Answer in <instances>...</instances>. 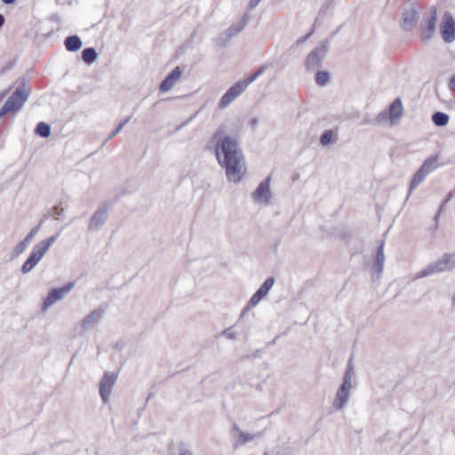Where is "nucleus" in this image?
<instances>
[{
	"label": "nucleus",
	"instance_id": "6e6552de",
	"mask_svg": "<svg viewBox=\"0 0 455 455\" xmlns=\"http://www.w3.org/2000/svg\"><path fill=\"white\" fill-rule=\"evenodd\" d=\"M247 84L243 80H239L235 83L225 94L220 98L219 107L220 108H227L232 101H234L238 96H240L247 88Z\"/></svg>",
	"mask_w": 455,
	"mask_h": 455
},
{
	"label": "nucleus",
	"instance_id": "aec40b11",
	"mask_svg": "<svg viewBox=\"0 0 455 455\" xmlns=\"http://www.w3.org/2000/svg\"><path fill=\"white\" fill-rule=\"evenodd\" d=\"M249 14L244 13L243 17L235 23H233L227 31L231 34V36L234 37L236 35H238L241 31L243 30V28L246 27L248 23Z\"/></svg>",
	"mask_w": 455,
	"mask_h": 455
},
{
	"label": "nucleus",
	"instance_id": "c9c22d12",
	"mask_svg": "<svg viewBox=\"0 0 455 455\" xmlns=\"http://www.w3.org/2000/svg\"><path fill=\"white\" fill-rule=\"evenodd\" d=\"M386 119H387V114L385 112H380L376 116V118H374L373 120H363L362 123H363V124H379L382 123L383 121H385Z\"/></svg>",
	"mask_w": 455,
	"mask_h": 455
},
{
	"label": "nucleus",
	"instance_id": "cd10ccee",
	"mask_svg": "<svg viewBox=\"0 0 455 455\" xmlns=\"http://www.w3.org/2000/svg\"><path fill=\"white\" fill-rule=\"evenodd\" d=\"M267 64L261 65L256 72L251 74L250 76H248L247 77L243 79V82H245L247 86H249L250 84L254 82L259 76L264 74V72L267 70Z\"/></svg>",
	"mask_w": 455,
	"mask_h": 455
},
{
	"label": "nucleus",
	"instance_id": "9b49d317",
	"mask_svg": "<svg viewBox=\"0 0 455 455\" xmlns=\"http://www.w3.org/2000/svg\"><path fill=\"white\" fill-rule=\"evenodd\" d=\"M440 32L445 43L450 44L455 40V20L452 15L448 12H446L443 17Z\"/></svg>",
	"mask_w": 455,
	"mask_h": 455
},
{
	"label": "nucleus",
	"instance_id": "a878e982",
	"mask_svg": "<svg viewBox=\"0 0 455 455\" xmlns=\"http://www.w3.org/2000/svg\"><path fill=\"white\" fill-rule=\"evenodd\" d=\"M35 133L44 139L51 135V126L45 122H39L35 129Z\"/></svg>",
	"mask_w": 455,
	"mask_h": 455
},
{
	"label": "nucleus",
	"instance_id": "37998d69",
	"mask_svg": "<svg viewBox=\"0 0 455 455\" xmlns=\"http://www.w3.org/2000/svg\"><path fill=\"white\" fill-rule=\"evenodd\" d=\"M390 435L389 434H384L382 435H380L378 439H377V443H386L387 441L390 440Z\"/></svg>",
	"mask_w": 455,
	"mask_h": 455
},
{
	"label": "nucleus",
	"instance_id": "c756f323",
	"mask_svg": "<svg viewBox=\"0 0 455 455\" xmlns=\"http://www.w3.org/2000/svg\"><path fill=\"white\" fill-rule=\"evenodd\" d=\"M233 36H231L230 33H228L227 30L221 32L219 36L216 38V43L218 45H220L222 47H226L230 39L232 38Z\"/></svg>",
	"mask_w": 455,
	"mask_h": 455
},
{
	"label": "nucleus",
	"instance_id": "72a5a7b5",
	"mask_svg": "<svg viewBox=\"0 0 455 455\" xmlns=\"http://www.w3.org/2000/svg\"><path fill=\"white\" fill-rule=\"evenodd\" d=\"M131 120V116H127L125 119H124L117 126L116 128L110 132V134L108 136L107 140H112L114 137H116L124 128V126Z\"/></svg>",
	"mask_w": 455,
	"mask_h": 455
},
{
	"label": "nucleus",
	"instance_id": "f3484780",
	"mask_svg": "<svg viewBox=\"0 0 455 455\" xmlns=\"http://www.w3.org/2000/svg\"><path fill=\"white\" fill-rule=\"evenodd\" d=\"M274 283L275 278L273 276L267 277L250 299L251 306H257L260 300L268 293Z\"/></svg>",
	"mask_w": 455,
	"mask_h": 455
},
{
	"label": "nucleus",
	"instance_id": "864d4df0",
	"mask_svg": "<svg viewBox=\"0 0 455 455\" xmlns=\"http://www.w3.org/2000/svg\"><path fill=\"white\" fill-rule=\"evenodd\" d=\"M116 349H122L123 348V345L120 344L119 342L116 343L115 347H114Z\"/></svg>",
	"mask_w": 455,
	"mask_h": 455
},
{
	"label": "nucleus",
	"instance_id": "423d86ee",
	"mask_svg": "<svg viewBox=\"0 0 455 455\" xmlns=\"http://www.w3.org/2000/svg\"><path fill=\"white\" fill-rule=\"evenodd\" d=\"M75 287L74 282H68L60 288H52L50 290L47 297L42 304V311L47 310L50 307L54 305L57 301L62 299L71 290Z\"/></svg>",
	"mask_w": 455,
	"mask_h": 455
},
{
	"label": "nucleus",
	"instance_id": "3c124183",
	"mask_svg": "<svg viewBox=\"0 0 455 455\" xmlns=\"http://www.w3.org/2000/svg\"><path fill=\"white\" fill-rule=\"evenodd\" d=\"M261 350L258 349L255 351V353L253 354V356L255 357H260L261 356Z\"/></svg>",
	"mask_w": 455,
	"mask_h": 455
},
{
	"label": "nucleus",
	"instance_id": "5701e85b",
	"mask_svg": "<svg viewBox=\"0 0 455 455\" xmlns=\"http://www.w3.org/2000/svg\"><path fill=\"white\" fill-rule=\"evenodd\" d=\"M98 57L99 54L93 47H86L82 51V60L88 65L94 63Z\"/></svg>",
	"mask_w": 455,
	"mask_h": 455
},
{
	"label": "nucleus",
	"instance_id": "13d9d810",
	"mask_svg": "<svg viewBox=\"0 0 455 455\" xmlns=\"http://www.w3.org/2000/svg\"><path fill=\"white\" fill-rule=\"evenodd\" d=\"M264 455H271L269 452H265Z\"/></svg>",
	"mask_w": 455,
	"mask_h": 455
},
{
	"label": "nucleus",
	"instance_id": "c85d7f7f",
	"mask_svg": "<svg viewBox=\"0 0 455 455\" xmlns=\"http://www.w3.org/2000/svg\"><path fill=\"white\" fill-rule=\"evenodd\" d=\"M330 81V74L327 71H317L315 74V82L320 86H325Z\"/></svg>",
	"mask_w": 455,
	"mask_h": 455
},
{
	"label": "nucleus",
	"instance_id": "7ed1b4c3",
	"mask_svg": "<svg viewBox=\"0 0 455 455\" xmlns=\"http://www.w3.org/2000/svg\"><path fill=\"white\" fill-rule=\"evenodd\" d=\"M60 233H57L47 239L36 244L30 252L27 260L21 266V273L26 275L40 262L44 254L48 251L52 244L57 240Z\"/></svg>",
	"mask_w": 455,
	"mask_h": 455
},
{
	"label": "nucleus",
	"instance_id": "473e14b6",
	"mask_svg": "<svg viewBox=\"0 0 455 455\" xmlns=\"http://www.w3.org/2000/svg\"><path fill=\"white\" fill-rule=\"evenodd\" d=\"M355 377V369L353 363V356H351L347 362V365L343 376V379L352 380Z\"/></svg>",
	"mask_w": 455,
	"mask_h": 455
},
{
	"label": "nucleus",
	"instance_id": "f257e3e1",
	"mask_svg": "<svg viewBox=\"0 0 455 455\" xmlns=\"http://www.w3.org/2000/svg\"><path fill=\"white\" fill-rule=\"evenodd\" d=\"M220 127L212 135L215 140V156L220 165L225 169L228 180L235 183L242 179L244 167V156L239 147L238 140L229 135L222 136Z\"/></svg>",
	"mask_w": 455,
	"mask_h": 455
},
{
	"label": "nucleus",
	"instance_id": "7c9ffc66",
	"mask_svg": "<svg viewBox=\"0 0 455 455\" xmlns=\"http://www.w3.org/2000/svg\"><path fill=\"white\" fill-rule=\"evenodd\" d=\"M182 75V70L180 67H176L173 68L165 78L172 83V84H175L177 81L180 78Z\"/></svg>",
	"mask_w": 455,
	"mask_h": 455
},
{
	"label": "nucleus",
	"instance_id": "6e6d98bb",
	"mask_svg": "<svg viewBox=\"0 0 455 455\" xmlns=\"http://www.w3.org/2000/svg\"><path fill=\"white\" fill-rule=\"evenodd\" d=\"M152 396H153V393H150V394L148 395V398H147V401H148L150 398H152Z\"/></svg>",
	"mask_w": 455,
	"mask_h": 455
},
{
	"label": "nucleus",
	"instance_id": "9d476101",
	"mask_svg": "<svg viewBox=\"0 0 455 455\" xmlns=\"http://www.w3.org/2000/svg\"><path fill=\"white\" fill-rule=\"evenodd\" d=\"M352 387V380L343 379L342 383L337 390L336 396L333 402V407L339 411L343 410L347 402Z\"/></svg>",
	"mask_w": 455,
	"mask_h": 455
},
{
	"label": "nucleus",
	"instance_id": "a19ab883",
	"mask_svg": "<svg viewBox=\"0 0 455 455\" xmlns=\"http://www.w3.org/2000/svg\"><path fill=\"white\" fill-rule=\"evenodd\" d=\"M65 209L62 208L60 205H56L53 207V212H54V218L56 220L60 219V216H61L64 213Z\"/></svg>",
	"mask_w": 455,
	"mask_h": 455
},
{
	"label": "nucleus",
	"instance_id": "393cba45",
	"mask_svg": "<svg viewBox=\"0 0 455 455\" xmlns=\"http://www.w3.org/2000/svg\"><path fill=\"white\" fill-rule=\"evenodd\" d=\"M437 161H438V156H432L428 157L427 159H426L419 168L423 169V171H425L426 173L428 174L437 167Z\"/></svg>",
	"mask_w": 455,
	"mask_h": 455
},
{
	"label": "nucleus",
	"instance_id": "c03bdc74",
	"mask_svg": "<svg viewBox=\"0 0 455 455\" xmlns=\"http://www.w3.org/2000/svg\"><path fill=\"white\" fill-rule=\"evenodd\" d=\"M261 0H250L249 2V8L251 10L257 7V5L260 3Z\"/></svg>",
	"mask_w": 455,
	"mask_h": 455
},
{
	"label": "nucleus",
	"instance_id": "79ce46f5",
	"mask_svg": "<svg viewBox=\"0 0 455 455\" xmlns=\"http://www.w3.org/2000/svg\"><path fill=\"white\" fill-rule=\"evenodd\" d=\"M312 34H313V29H312L310 32H308L307 35H305V36H303L299 37V38L297 40L296 44H302V43L306 42V41H307V39L312 36Z\"/></svg>",
	"mask_w": 455,
	"mask_h": 455
},
{
	"label": "nucleus",
	"instance_id": "f8f14e48",
	"mask_svg": "<svg viewBox=\"0 0 455 455\" xmlns=\"http://www.w3.org/2000/svg\"><path fill=\"white\" fill-rule=\"evenodd\" d=\"M231 438L233 441L234 449H237L245 445L247 443L251 442L258 435L243 432L237 424L234 423L231 431Z\"/></svg>",
	"mask_w": 455,
	"mask_h": 455
},
{
	"label": "nucleus",
	"instance_id": "bf43d9fd",
	"mask_svg": "<svg viewBox=\"0 0 455 455\" xmlns=\"http://www.w3.org/2000/svg\"><path fill=\"white\" fill-rule=\"evenodd\" d=\"M275 455H279V452H276Z\"/></svg>",
	"mask_w": 455,
	"mask_h": 455
},
{
	"label": "nucleus",
	"instance_id": "5fc2aeb1",
	"mask_svg": "<svg viewBox=\"0 0 455 455\" xmlns=\"http://www.w3.org/2000/svg\"><path fill=\"white\" fill-rule=\"evenodd\" d=\"M258 124V120L257 119H252L251 120V124L252 125H256Z\"/></svg>",
	"mask_w": 455,
	"mask_h": 455
},
{
	"label": "nucleus",
	"instance_id": "09e8293b",
	"mask_svg": "<svg viewBox=\"0 0 455 455\" xmlns=\"http://www.w3.org/2000/svg\"><path fill=\"white\" fill-rule=\"evenodd\" d=\"M4 20H5L4 16L0 13V28L4 26Z\"/></svg>",
	"mask_w": 455,
	"mask_h": 455
},
{
	"label": "nucleus",
	"instance_id": "dca6fc26",
	"mask_svg": "<svg viewBox=\"0 0 455 455\" xmlns=\"http://www.w3.org/2000/svg\"><path fill=\"white\" fill-rule=\"evenodd\" d=\"M384 245L385 242L381 241L377 248L376 255L374 259V263L372 266V278H379L382 275L385 262V254H384Z\"/></svg>",
	"mask_w": 455,
	"mask_h": 455
},
{
	"label": "nucleus",
	"instance_id": "4be33fe9",
	"mask_svg": "<svg viewBox=\"0 0 455 455\" xmlns=\"http://www.w3.org/2000/svg\"><path fill=\"white\" fill-rule=\"evenodd\" d=\"M427 173L423 169L419 168L418 171L414 173L409 187L408 196L411 194V192L425 180L427 177Z\"/></svg>",
	"mask_w": 455,
	"mask_h": 455
},
{
	"label": "nucleus",
	"instance_id": "412c9836",
	"mask_svg": "<svg viewBox=\"0 0 455 455\" xmlns=\"http://www.w3.org/2000/svg\"><path fill=\"white\" fill-rule=\"evenodd\" d=\"M64 44L68 51L76 52L82 47L83 43L78 36L73 35L66 37Z\"/></svg>",
	"mask_w": 455,
	"mask_h": 455
},
{
	"label": "nucleus",
	"instance_id": "f704fd0d",
	"mask_svg": "<svg viewBox=\"0 0 455 455\" xmlns=\"http://www.w3.org/2000/svg\"><path fill=\"white\" fill-rule=\"evenodd\" d=\"M42 220L40 221V223L38 225H36V227H34L28 233V235L25 236L24 240L26 243H30L31 241L34 239V237L36 235V234L38 233V231L40 230L41 228V225H42Z\"/></svg>",
	"mask_w": 455,
	"mask_h": 455
},
{
	"label": "nucleus",
	"instance_id": "8fccbe9b",
	"mask_svg": "<svg viewBox=\"0 0 455 455\" xmlns=\"http://www.w3.org/2000/svg\"><path fill=\"white\" fill-rule=\"evenodd\" d=\"M278 338H279V336H276L274 339H272L271 341H269L267 343V346H272V345L275 344Z\"/></svg>",
	"mask_w": 455,
	"mask_h": 455
},
{
	"label": "nucleus",
	"instance_id": "4468645a",
	"mask_svg": "<svg viewBox=\"0 0 455 455\" xmlns=\"http://www.w3.org/2000/svg\"><path fill=\"white\" fill-rule=\"evenodd\" d=\"M270 180L271 177H267L263 181H261L255 191L252 193V199L256 203H266L269 204L271 199V191H270Z\"/></svg>",
	"mask_w": 455,
	"mask_h": 455
},
{
	"label": "nucleus",
	"instance_id": "20e7f679",
	"mask_svg": "<svg viewBox=\"0 0 455 455\" xmlns=\"http://www.w3.org/2000/svg\"><path fill=\"white\" fill-rule=\"evenodd\" d=\"M453 268H455V253H445L442 259L428 264L425 268L419 271L417 274L416 278H424L428 275L449 271Z\"/></svg>",
	"mask_w": 455,
	"mask_h": 455
},
{
	"label": "nucleus",
	"instance_id": "0eeeda50",
	"mask_svg": "<svg viewBox=\"0 0 455 455\" xmlns=\"http://www.w3.org/2000/svg\"><path fill=\"white\" fill-rule=\"evenodd\" d=\"M437 20V10L435 6H432L428 18L420 24L421 40L426 43L429 41L435 31Z\"/></svg>",
	"mask_w": 455,
	"mask_h": 455
},
{
	"label": "nucleus",
	"instance_id": "58836bf2",
	"mask_svg": "<svg viewBox=\"0 0 455 455\" xmlns=\"http://www.w3.org/2000/svg\"><path fill=\"white\" fill-rule=\"evenodd\" d=\"M221 335L227 337L229 339H236V335H235V333L234 331H232L231 328L225 329L222 331Z\"/></svg>",
	"mask_w": 455,
	"mask_h": 455
},
{
	"label": "nucleus",
	"instance_id": "de8ad7c7",
	"mask_svg": "<svg viewBox=\"0 0 455 455\" xmlns=\"http://www.w3.org/2000/svg\"><path fill=\"white\" fill-rule=\"evenodd\" d=\"M4 4H12L16 0H1Z\"/></svg>",
	"mask_w": 455,
	"mask_h": 455
},
{
	"label": "nucleus",
	"instance_id": "49530a36",
	"mask_svg": "<svg viewBox=\"0 0 455 455\" xmlns=\"http://www.w3.org/2000/svg\"><path fill=\"white\" fill-rule=\"evenodd\" d=\"M449 87L451 91L455 92V75L451 77L449 82Z\"/></svg>",
	"mask_w": 455,
	"mask_h": 455
},
{
	"label": "nucleus",
	"instance_id": "2eb2a0df",
	"mask_svg": "<svg viewBox=\"0 0 455 455\" xmlns=\"http://www.w3.org/2000/svg\"><path fill=\"white\" fill-rule=\"evenodd\" d=\"M419 18V12L415 7L404 10L401 22V28L405 31L412 30Z\"/></svg>",
	"mask_w": 455,
	"mask_h": 455
},
{
	"label": "nucleus",
	"instance_id": "a211bd4d",
	"mask_svg": "<svg viewBox=\"0 0 455 455\" xmlns=\"http://www.w3.org/2000/svg\"><path fill=\"white\" fill-rule=\"evenodd\" d=\"M105 311L101 308H97L92 310L88 315H86L83 322L82 327L83 329H87L92 324H97L103 318Z\"/></svg>",
	"mask_w": 455,
	"mask_h": 455
},
{
	"label": "nucleus",
	"instance_id": "a18cd8bd",
	"mask_svg": "<svg viewBox=\"0 0 455 455\" xmlns=\"http://www.w3.org/2000/svg\"><path fill=\"white\" fill-rule=\"evenodd\" d=\"M196 115V113L194 116H192L189 119H188L187 121H185V122L181 123L180 124H179L176 129L177 130H180L183 127H185L195 117Z\"/></svg>",
	"mask_w": 455,
	"mask_h": 455
},
{
	"label": "nucleus",
	"instance_id": "2f4dec72",
	"mask_svg": "<svg viewBox=\"0 0 455 455\" xmlns=\"http://www.w3.org/2000/svg\"><path fill=\"white\" fill-rule=\"evenodd\" d=\"M28 243H26L25 240L23 239L22 241H20L13 249L12 252V259H14L16 257H18L19 255L22 254L27 247L28 246Z\"/></svg>",
	"mask_w": 455,
	"mask_h": 455
},
{
	"label": "nucleus",
	"instance_id": "4d7b16f0",
	"mask_svg": "<svg viewBox=\"0 0 455 455\" xmlns=\"http://www.w3.org/2000/svg\"><path fill=\"white\" fill-rule=\"evenodd\" d=\"M336 33H337V31H335V32L331 33V37H333V36H335V34H336Z\"/></svg>",
	"mask_w": 455,
	"mask_h": 455
},
{
	"label": "nucleus",
	"instance_id": "1a4fd4ad",
	"mask_svg": "<svg viewBox=\"0 0 455 455\" xmlns=\"http://www.w3.org/2000/svg\"><path fill=\"white\" fill-rule=\"evenodd\" d=\"M118 374L115 372L107 371L100 381L99 392L104 403L109 401V395L112 388L115 386Z\"/></svg>",
	"mask_w": 455,
	"mask_h": 455
},
{
	"label": "nucleus",
	"instance_id": "bb28decb",
	"mask_svg": "<svg viewBox=\"0 0 455 455\" xmlns=\"http://www.w3.org/2000/svg\"><path fill=\"white\" fill-rule=\"evenodd\" d=\"M336 140L337 138L332 130L324 131L320 137V142L323 146L333 144Z\"/></svg>",
	"mask_w": 455,
	"mask_h": 455
},
{
	"label": "nucleus",
	"instance_id": "ea45409f",
	"mask_svg": "<svg viewBox=\"0 0 455 455\" xmlns=\"http://www.w3.org/2000/svg\"><path fill=\"white\" fill-rule=\"evenodd\" d=\"M253 307L254 306H251V301L249 300L248 303L246 304V306L243 307V311L240 314L239 321L243 319L245 317V315L249 313L251 308Z\"/></svg>",
	"mask_w": 455,
	"mask_h": 455
},
{
	"label": "nucleus",
	"instance_id": "ddd939ff",
	"mask_svg": "<svg viewBox=\"0 0 455 455\" xmlns=\"http://www.w3.org/2000/svg\"><path fill=\"white\" fill-rule=\"evenodd\" d=\"M108 207L104 204L99 207L93 215L91 217L88 230L97 231L99 230L108 220Z\"/></svg>",
	"mask_w": 455,
	"mask_h": 455
},
{
	"label": "nucleus",
	"instance_id": "e433bc0d",
	"mask_svg": "<svg viewBox=\"0 0 455 455\" xmlns=\"http://www.w3.org/2000/svg\"><path fill=\"white\" fill-rule=\"evenodd\" d=\"M173 86H174V84H172V82L167 80V78H164L160 83L159 89H160L161 92H169Z\"/></svg>",
	"mask_w": 455,
	"mask_h": 455
},
{
	"label": "nucleus",
	"instance_id": "39448f33",
	"mask_svg": "<svg viewBox=\"0 0 455 455\" xmlns=\"http://www.w3.org/2000/svg\"><path fill=\"white\" fill-rule=\"evenodd\" d=\"M331 44V39L327 38L320 42V45L312 50L307 55L305 66L309 71L318 70L325 58Z\"/></svg>",
	"mask_w": 455,
	"mask_h": 455
},
{
	"label": "nucleus",
	"instance_id": "603ef678",
	"mask_svg": "<svg viewBox=\"0 0 455 455\" xmlns=\"http://www.w3.org/2000/svg\"><path fill=\"white\" fill-rule=\"evenodd\" d=\"M179 455H194V454L189 451H183Z\"/></svg>",
	"mask_w": 455,
	"mask_h": 455
},
{
	"label": "nucleus",
	"instance_id": "4c0bfd02",
	"mask_svg": "<svg viewBox=\"0 0 455 455\" xmlns=\"http://www.w3.org/2000/svg\"><path fill=\"white\" fill-rule=\"evenodd\" d=\"M453 195H454V194H453V192H452V191H451V192H449V193L447 194V196H445L444 200L442 202V204H441V205H440V208H439V210H438L437 213H436V214H435V220H437V219H438V217H439V215H440V213H441V211H442L443 207L446 204H448V203L452 199Z\"/></svg>",
	"mask_w": 455,
	"mask_h": 455
},
{
	"label": "nucleus",
	"instance_id": "6ab92c4d",
	"mask_svg": "<svg viewBox=\"0 0 455 455\" xmlns=\"http://www.w3.org/2000/svg\"><path fill=\"white\" fill-rule=\"evenodd\" d=\"M403 110V103L400 98L395 99L389 106V118L393 123L394 119H398L402 116Z\"/></svg>",
	"mask_w": 455,
	"mask_h": 455
},
{
	"label": "nucleus",
	"instance_id": "b1692460",
	"mask_svg": "<svg viewBox=\"0 0 455 455\" xmlns=\"http://www.w3.org/2000/svg\"><path fill=\"white\" fill-rule=\"evenodd\" d=\"M449 120L450 116L444 112L436 111L432 115V122L438 127L445 126Z\"/></svg>",
	"mask_w": 455,
	"mask_h": 455
},
{
	"label": "nucleus",
	"instance_id": "f03ea898",
	"mask_svg": "<svg viewBox=\"0 0 455 455\" xmlns=\"http://www.w3.org/2000/svg\"><path fill=\"white\" fill-rule=\"evenodd\" d=\"M14 92L8 97L0 108V118L8 113L18 112L28 100L31 90L24 77L19 78Z\"/></svg>",
	"mask_w": 455,
	"mask_h": 455
}]
</instances>
